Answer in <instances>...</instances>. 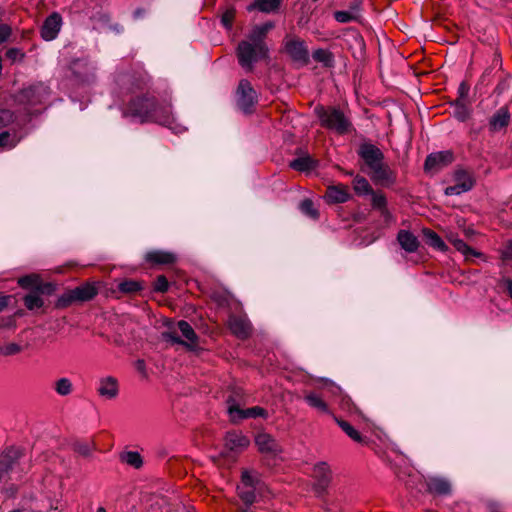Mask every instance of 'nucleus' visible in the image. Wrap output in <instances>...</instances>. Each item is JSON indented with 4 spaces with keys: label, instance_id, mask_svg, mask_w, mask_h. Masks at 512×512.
I'll return each mask as SVG.
<instances>
[{
    "label": "nucleus",
    "instance_id": "1",
    "mask_svg": "<svg viewBox=\"0 0 512 512\" xmlns=\"http://www.w3.org/2000/svg\"><path fill=\"white\" fill-rule=\"evenodd\" d=\"M273 27V22L257 25L250 31L248 40H243L238 44L237 56L239 64L243 68L251 71L255 62L267 57L268 48L264 39Z\"/></svg>",
    "mask_w": 512,
    "mask_h": 512
},
{
    "label": "nucleus",
    "instance_id": "2",
    "mask_svg": "<svg viewBox=\"0 0 512 512\" xmlns=\"http://www.w3.org/2000/svg\"><path fill=\"white\" fill-rule=\"evenodd\" d=\"M321 126L338 134H346L351 129V123L344 113L336 107L318 105L314 108Z\"/></svg>",
    "mask_w": 512,
    "mask_h": 512
},
{
    "label": "nucleus",
    "instance_id": "3",
    "mask_svg": "<svg viewBox=\"0 0 512 512\" xmlns=\"http://www.w3.org/2000/svg\"><path fill=\"white\" fill-rule=\"evenodd\" d=\"M163 338L172 343L181 344L189 348L197 345L198 336L192 326L184 320L177 322L176 327L164 332Z\"/></svg>",
    "mask_w": 512,
    "mask_h": 512
},
{
    "label": "nucleus",
    "instance_id": "4",
    "mask_svg": "<svg viewBox=\"0 0 512 512\" xmlns=\"http://www.w3.org/2000/svg\"><path fill=\"white\" fill-rule=\"evenodd\" d=\"M476 91L473 95L470 94V83L464 80L460 83L458 88V96L455 100L454 116L459 121L465 122L471 118L472 102L475 99Z\"/></svg>",
    "mask_w": 512,
    "mask_h": 512
},
{
    "label": "nucleus",
    "instance_id": "5",
    "mask_svg": "<svg viewBox=\"0 0 512 512\" xmlns=\"http://www.w3.org/2000/svg\"><path fill=\"white\" fill-rule=\"evenodd\" d=\"M98 289L93 283H84L74 289L68 290L58 299V306L67 307L74 302H86L93 299Z\"/></svg>",
    "mask_w": 512,
    "mask_h": 512
},
{
    "label": "nucleus",
    "instance_id": "6",
    "mask_svg": "<svg viewBox=\"0 0 512 512\" xmlns=\"http://www.w3.org/2000/svg\"><path fill=\"white\" fill-rule=\"evenodd\" d=\"M155 106V98L149 96H138L129 101L123 115L130 117L139 123H148L149 120H144L142 116L138 114L149 113L151 114L152 108Z\"/></svg>",
    "mask_w": 512,
    "mask_h": 512
},
{
    "label": "nucleus",
    "instance_id": "7",
    "mask_svg": "<svg viewBox=\"0 0 512 512\" xmlns=\"http://www.w3.org/2000/svg\"><path fill=\"white\" fill-rule=\"evenodd\" d=\"M236 103L241 111L250 113L257 103V93L251 83L246 80H240L236 90Z\"/></svg>",
    "mask_w": 512,
    "mask_h": 512
},
{
    "label": "nucleus",
    "instance_id": "8",
    "mask_svg": "<svg viewBox=\"0 0 512 512\" xmlns=\"http://www.w3.org/2000/svg\"><path fill=\"white\" fill-rule=\"evenodd\" d=\"M227 412L229 414V417L231 421L237 422L239 420L248 419V418H257L267 417V411L259 406H255L252 408L247 409H241L239 404L236 402V400L230 396L227 399Z\"/></svg>",
    "mask_w": 512,
    "mask_h": 512
},
{
    "label": "nucleus",
    "instance_id": "9",
    "mask_svg": "<svg viewBox=\"0 0 512 512\" xmlns=\"http://www.w3.org/2000/svg\"><path fill=\"white\" fill-rule=\"evenodd\" d=\"M139 115L142 116L144 120H149V122L158 123L168 127H171L174 122L171 105L169 103H159L156 99L155 106L152 108L151 114L145 112Z\"/></svg>",
    "mask_w": 512,
    "mask_h": 512
},
{
    "label": "nucleus",
    "instance_id": "10",
    "mask_svg": "<svg viewBox=\"0 0 512 512\" xmlns=\"http://www.w3.org/2000/svg\"><path fill=\"white\" fill-rule=\"evenodd\" d=\"M284 47L287 54L296 62L301 64H307L309 60V52L307 47L305 46L304 41L293 38L286 37L284 40Z\"/></svg>",
    "mask_w": 512,
    "mask_h": 512
},
{
    "label": "nucleus",
    "instance_id": "11",
    "mask_svg": "<svg viewBox=\"0 0 512 512\" xmlns=\"http://www.w3.org/2000/svg\"><path fill=\"white\" fill-rule=\"evenodd\" d=\"M426 487L427 491L434 496H449L453 491L451 480L445 476L440 475L427 477Z\"/></svg>",
    "mask_w": 512,
    "mask_h": 512
},
{
    "label": "nucleus",
    "instance_id": "12",
    "mask_svg": "<svg viewBox=\"0 0 512 512\" xmlns=\"http://www.w3.org/2000/svg\"><path fill=\"white\" fill-rule=\"evenodd\" d=\"M370 170V177L377 184L390 186L396 182V173L384 162L377 164Z\"/></svg>",
    "mask_w": 512,
    "mask_h": 512
},
{
    "label": "nucleus",
    "instance_id": "13",
    "mask_svg": "<svg viewBox=\"0 0 512 512\" xmlns=\"http://www.w3.org/2000/svg\"><path fill=\"white\" fill-rule=\"evenodd\" d=\"M120 386L117 378L104 376L98 380L97 393L106 400L116 399L119 395Z\"/></svg>",
    "mask_w": 512,
    "mask_h": 512
},
{
    "label": "nucleus",
    "instance_id": "14",
    "mask_svg": "<svg viewBox=\"0 0 512 512\" xmlns=\"http://www.w3.org/2000/svg\"><path fill=\"white\" fill-rule=\"evenodd\" d=\"M255 444L262 454L276 456L282 452L279 443L268 433H260L255 438Z\"/></svg>",
    "mask_w": 512,
    "mask_h": 512
},
{
    "label": "nucleus",
    "instance_id": "15",
    "mask_svg": "<svg viewBox=\"0 0 512 512\" xmlns=\"http://www.w3.org/2000/svg\"><path fill=\"white\" fill-rule=\"evenodd\" d=\"M62 17L59 13L54 12L44 21L41 28V36L46 41L54 40L61 29Z\"/></svg>",
    "mask_w": 512,
    "mask_h": 512
},
{
    "label": "nucleus",
    "instance_id": "16",
    "mask_svg": "<svg viewBox=\"0 0 512 512\" xmlns=\"http://www.w3.org/2000/svg\"><path fill=\"white\" fill-rule=\"evenodd\" d=\"M250 445L249 438L240 431H230L225 436V448L240 453Z\"/></svg>",
    "mask_w": 512,
    "mask_h": 512
},
{
    "label": "nucleus",
    "instance_id": "17",
    "mask_svg": "<svg viewBox=\"0 0 512 512\" xmlns=\"http://www.w3.org/2000/svg\"><path fill=\"white\" fill-rule=\"evenodd\" d=\"M452 161L453 154L450 151L431 153L425 160L424 169L425 171H436L450 164Z\"/></svg>",
    "mask_w": 512,
    "mask_h": 512
},
{
    "label": "nucleus",
    "instance_id": "18",
    "mask_svg": "<svg viewBox=\"0 0 512 512\" xmlns=\"http://www.w3.org/2000/svg\"><path fill=\"white\" fill-rule=\"evenodd\" d=\"M359 156L364 160L369 169L383 162L384 159L382 151L375 145L368 143L360 146Z\"/></svg>",
    "mask_w": 512,
    "mask_h": 512
},
{
    "label": "nucleus",
    "instance_id": "19",
    "mask_svg": "<svg viewBox=\"0 0 512 512\" xmlns=\"http://www.w3.org/2000/svg\"><path fill=\"white\" fill-rule=\"evenodd\" d=\"M313 477L316 479L317 493H323L331 480V470L325 462L317 463L313 468Z\"/></svg>",
    "mask_w": 512,
    "mask_h": 512
},
{
    "label": "nucleus",
    "instance_id": "20",
    "mask_svg": "<svg viewBox=\"0 0 512 512\" xmlns=\"http://www.w3.org/2000/svg\"><path fill=\"white\" fill-rule=\"evenodd\" d=\"M228 327L232 334L240 339L247 338L251 332V325L249 321L240 316H230L228 319Z\"/></svg>",
    "mask_w": 512,
    "mask_h": 512
},
{
    "label": "nucleus",
    "instance_id": "21",
    "mask_svg": "<svg viewBox=\"0 0 512 512\" xmlns=\"http://www.w3.org/2000/svg\"><path fill=\"white\" fill-rule=\"evenodd\" d=\"M397 241L407 253L416 252L420 244L418 238L408 230H400L397 234Z\"/></svg>",
    "mask_w": 512,
    "mask_h": 512
},
{
    "label": "nucleus",
    "instance_id": "22",
    "mask_svg": "<svg viewBox=\"0 0 512 512\" xmlns=\"http://www.w3.org/2000/svg\"><path fill=\"white\" fill-rule=\"evenodd\" d=\"M304 401L307 403L309 407L316 410L321 414H330L331 411L329 409L328 404L326 403L324 397L317 392H307L304 395Z\"/></svg>",
    "mask_w": 512,
    "mask_h": 512
},
{
    "label": "nucleus",
    "instance_id": "23",
    "mask_svg": "<svg viewBox=\"0 0 512 512\" xmlns=\"http://www.w3.org/2000/svg\"><path fill=\"white\" fill-rule=\"evenodd\" d=\"M336 423L339 425V427L345 432V434L351 438L354 442L362 444V445H368L369 444V438L362 435L358 430H356L349 422L342 420L336 416H333Z\"/></svg>",
    "mask_w": 512,
    "mask_h": 512
},
{
    "label": "nucleus",
    "instance_id": "24",
    "mask_svg": "<svg viewBox=\"0 0 512 512\" xmlns=\"http://www.w3.org/2000/svg\"><path fill=\"white\" fill-rule=\"evenodd\" d=\"M145 259L152 264H172L175 262L176 256L171 252L153 250L146 253Z\"/></svg>",
    "mask_w": 512,
    "mask_h": 512
},
{
    "label": "nucleus",
    "instance_id": "25",
    "mask_svg": "<svg viewBox=\"0 0 512 512\" xmlns=\"http://www.w3.org/2000/svg\"><path fill=\"white\" fill-rule=\"evenodd\" d=\"M325 197L330 203H344L349 199V193L345 186H330Z\"/></svg>",
    "mask_w": 512,
    "mask_h": 512
},
{
    "label": "nucleus",
    "instance_id": "26",
    "mask_svg": "<svg viewBox=\"0 0 512 512\" xmlns=\"http://www.w3.org/2000/svg\"><path fill=\"white\" fill-rule=\"evenodd\" d=\"M360 17V6L359 4L352 5L348 10L335 11L334 18L339 23H349L357 21Z\"/></svg>",
    "mask_w": 512,
    "mask_h": 512
},
{
    "label": "nucleus",
    "instance_id": "27",
    "mask_svg": "<svg viewBox=\"0 0 512 512\" xmlns=\"http://www.w3.org/2000/svg\"><path fill=\"white\" fill-rule=\"evenodd\" d=\"M17 457V451L13 450L0 456V480L13 470Z\"/></svg>",
    "mask_w": 512,
    "mask_h": 512
},
{
    "label": "nucleus",
    "instance_id": "28",
    "mask_svg": "<svg viewBox=\"0 0 512 512\" xmlns=\"http://www.w3.org/2000/svg\"><path fill=\"white\" fill-rule=\"evenodd\" d=\"M325 388L328 390L329 393L336 396L339 395V405L342 409L351 411L353 403L347 395H342L341 388L333 383H326Z\"/></svg>",
    "mask_w": 512,
    "mask_h": 512
},
{
    "label": "nucleus",
    "instance_id": "29",
    "mask_svg": "<svg viewBox=\"0 0 512 512\" xmlns=\"http://www.w3.org/2000/svg\"><path fill=\"white\" fill-rule=\"evenodd\" d=\"M280 9V2H252L247 6L249 12L259 11L262 13H277Z\"/></svg>",
    "mask_w": 512,
    "mask_h": 512
},
{
    "label": "nucleus",
    "instance_id": "30",
    "mask_svg": "<svg viewBox=\"0 0 512 512\" xmlns=\"http://www.w3.org/2000/svg\"><path fill=\"white\" fill-rule=\"evenodd\" d=\"M18 284L24 289H32V291L43 290L40 277L37 274L26 275L18 279Z\"/></svg>",
    "mask_w": 512,
    "mask_h": 512
},
{
    "label": "nucleus",
    "instance_id": "31",
    "mask_svg": "<svg viewBox=\"0 0 512 512\" xmlns=\"http://www.w3.org/2000/svg\"><path fill=\"white\" fill-rule=\"evenodd\" d=\"M120 461L135 468L139 469L143 465V459L139 452L137 451H125L122 452L119 456Z\"/></svg>",
    "mask_w": 512,
    "mask_h": 512
},
{
    "label": "nucleus",
    "instance_id": "32",
    "mask_svg": "<svg viewBox=\"0 0 512 512\" xmlns=\"http://www.w3.org/2000/svg\"><path fill=\"white\" fill-rule=\"evenodd\" d=\"M43 290L31 291L24 297V305L28 310L39 309L44 305V301L41 297Z\"/></svg>",
    "mask_w": 512,
    "mask_h": 512
},
{
    "label": "nucleus",
    "instance_id": "33",
    "mask_svg": "<svg viewBox=\"0 0 512 512\" xmlns=\"http://www.w3.org/2000/svg\"><path fill=\"white\" fill-rule=\"evenodd\" d=\"M144 289L142 281L127 279L118 284V290L124 294H135Z\"/></svg>",
    "mask_w": 512,
    "mask_h": 512
},
{
    "label": "nucleus",
    "instance_id": "34",
    "mask_svg": "<svg viewBox=\"0 0 512 512\" xmlns=\"http://www.w3.org/2000/svg\"><path fill=\"white\" fill-rule=\"evenodd\" d=\"M372 199L371 204L374 209H377L380 211L381 215L385 218H389L391 215L387 209V200L384 194L382 193H375L374 191L371 193Z\"/></svg>",
    "mask_w": 512,
    "mask_h": 512
},
{
    "label": "nucleus",
    "instance_id": "35",
    "mask_svg": "<svg viewBox=\"0 0 512 512\" xmlns=\"http://www.w3.org/2000/svg\"><path fill=\"white\" fill-rule=\"evenodd\" d=\"M423 235L425 237L426 243L429 246L436 248L440 251H445L447 249L446 244L444 243V241L440 238V236L436 232H434L430 229H424Z\"/></svg>",
    "mask_w": 512,
    "mask_h": 512
},
{
    "label": "nucleus",
    "instance_id": "36",
    "mask_svg": "<svg viewBox=\"0 0 512 512\" xmlns=\"http://www.w3.org/2000/svg\"><path fill=\"white\" fill-rule=\"evenodd\" d=\"M509 121V113L505 109H500L490 120V128L493 131H498L504 128Z\"/></svg>",
    "mask_w": 512,
    "mask_h": 512
},
{
    "label": "nucleus",
    "instance_id": "37",
    "mask_svg": "<svg viewBox=\"0 0 512 512\" xmlns=\"http://www.w3.org/2000/svg\"><path fill=\"white\" fill-rule=\"evenodd\" d=\"M453 181L458 185L463 184L467 186V191H469L474 185V181L472 179L471 174L467 170L463 169H459L454 172Z\"/></svg>",
    "mask_w": 512,
    "mask_h": 512
},
{
    "label": "nucleus",
    "instance_id": "38",
    "mask_svg": "<svg viewBox=\"0 0 512 512\" xmlns=\"http://www.w3.org/2000/svg\"><path fill=\"white\" fill-rule=\"evenodd\" d=\"M353 188L358 195H368L373 192L368 180L362 176L355 177Z\"/></svg>",
    "mask_w": 512,
    "mask_h": 512
},
{
    "label": "nucleus",
    "instance_id": "39",
    "mask_svg": "<svg viewBox=\"0 0 512 512\" xmlns=\"http://www.w3.org/2000/svg\"><path fill=\"white\" fill-rule=\"evenodd\" d=\"M55 391L60 396H67L73 391V384L67 377L59 378L55 382Z\"/></svg>",
    "mask_w": 512,
    "mask_h": 512
},
{
    "label": "nucleus",
    "instance_id": "40",
    "mask_svg": "<svg viewBox=\"0 0 512 512\" xmlns=\"http://www.w3.org/2000/svg\"><path fill=\"white\" fill-rule=\"evenodd\" d=\"M19 142L16 133L11 134L9 131L0 133V147L3 149H12Z\"/></svg>",
    "mask_w": 512,
    "mask_h": 512
},
{
    "label": "nucleus",
    "instance_id": "41",
    "mask_svg": "<svg viewBox=\"0 0 512 512\" xmlns=\"http://www.w3.org/2000/svg\"><path fill=\"white\" fill-rule=\"evenodd\" d=\"M314 161L310 157H299L291 161L290 167L297 171H309L314 167Z\"/></svg>",
    "mask_w": 512,
    "mask_h": 512
},
{
    "label": "nucleus",
    "instance_id": "42",
    "mask_svg": "<svg viewBox=\"0 0 512 512\" xmlns=\"http://www.w3.org/2000/svg\"><path fill=\"white\" fill-rule=\"evenodd\" d=\"M237 490L239 497L245 504L251 505L255 501V487H244L239 485Z\"/></svg>",
    "mask_w": 512,
    "mask_h": 512
},
{
    "label": "nucleus",
    "instance_id": "43",
    "mask_svg": "<svg viewBox=\"0 0 512 512\" xmlns=\"http://www.w3.org/2000/svg\"><path fill=\"white\" fill-rule=\"evenodd\" d=\"M299 209L301 210V212L303 214H305L306 216L316 220L319 218V212L318 210L314 207V203L312 200L310 199H304L300 205H299Z\"/></svg>",
    "mask_w": 512,
    "mask_h": 512
},
{
    "label": "nucleus",
    "instance_id": "44",
    "mask_svg": "<svg viewBox=\"0 0 512 512\" xmlns=\"http://www.w3.org/2000/svg\"><path fill=\"white\" fill-rule=\"evenodd\" d=\"M314 60L322 62L325 65H331L333 61L332 53L325 49H317L313 52Z\"/></svg>",
    "mask_w": 512,
    "mask_h": 512
},
{
    "label": "nucleus",
    "instance_id": "45",
    "mask_svg": "<svg viewBox=\"0 0 512 512\" xmlns=\"http://www.w3.org/2000/svg\"><path fill=\"white\" fill-rule=\"evenodd\" d=\"M22 351V347L17 343H8L0 347V355L2 356H12L20 353Z\"/></svg>",
    "mask_w": 512,
    "mask_h": 512
},
{
    "label": "nucleus",
    "instance_id": "46",
    "mask_svg": "<svg viewBox=\"0 0 512 512\" xmlns=\"http://www.w3.org/2000/svg\"><path fill=\"white\" fill-rule=\"evenodd\" d=\"M235 17V9L233 7L227 8L221 16V23L226 29H231Z\"/></svg>",
    "mask_w": 512,
    "mask_h": 512
},
{
    "label": "nucleus",
    "instance_id": "47",
    "mask_svg": "<svg viewBox=\"0 0 512 512\" xmlns=\"http://www.w3.org/2000/svg\"><path fill=\"white\" fill-rule=\"evenodd\" d=\"M467 192V186L465 185H458L454 183V185L448 186L445 188V195L447 196H454V195H460L462 193Z\"/></svg>",
    "mask_w": 512,
    "mask_h": 512
},
{
    "label": "nucleus",
    "instance_id": "48",
    "mask_svg": "<svg viewBox=\"0 0 512 512\" xmlns=\"http://www.w3.org/2000/svg\"><path fill=\"white\" fill-rule=\"evenodd\" d=\"M168 288L169 283L167 278L163 275L158 276L154 282V290L156 292L164 293L168 290Z\"/></svg>",
    "mask_w": 512,
    "mask_h": 512
},
{
    "label": "nucleus",
    "instance_id": "49",
    "mask_svg": "<svg viewBox=\"0 0 512 512\" xmlns=\"http://www.w3.org/2000/svg\"><path fill=\"white\" fill-rule=\"evenodd\" d=\"M255 478L248 472L243 471L242 472V478H241V486L244 487H255Z\"/></svg>",
    "mask_w": 512,
    "mask_h": 512
},
{
    "label": "nucleus",
    "instance_id": "50",
    "mask_svg": "<svg viewBox=\"0 0 512 512\" xmlns=\"http://www.w3.org/2000/svg\"><path fill=\"white\" fill-rule=\"evenodd\" d=\"M13 121V114L8 110L0 111V128L6 127Z\"/></svg>",
    "mask_w": 512,
    "mask_h": 512
},
{
    "label": "nucleus",
    "instance_id": "51",
    "mask_svg": "<svg viewBox=\"0 0 512 512\" xmlns=\"http://www.w3.org/2000/svg\"><path fill=\"white\" fill-rule=\"evenodd\" d=\"M11 34V29L8 25H0V44L5 42Z\"/></svg>",
    "mask_w": 512,
    "mask_h": 512
},
{
    "label": "nucleus",
    "instance_id": "52",
    "mask_svg": "<svg viewBox=\"0 0 512 512\" xmlns=\"http://www.w3.org/2000/svg\"><path fill=\"white\" fill-rule=\"evenodd\" d=\"M501 284L508 293V295L512 298V277H504L501 280Z\"/></svg>",
    "mask_w": 512,
    "mask_h": 512
},
{
    "label": "nucleus",
    "instance_id": "53",
    "mask_svg": "<svg viewBox=\"0 0 512 512\" xmlns=\"http://www.w3.org/2000/svg\"><path fill=\"white\" fill-rule=\"evenodd\" d=\"M76 451L83 456H89L92 450L88 444H79L76 446Z\"/></svg>",
    "mask_w": 512,
    "mask_h": 512
},
{
    "label": "nucleus",
    "instance_id": "54",
    "mask_svg": "<svg viewBox=\"0 0 512 512\" xmlns=\"http://www.w3.org/2000/svg\"><path fill=\"white\" fill-rule=\"evenodd\" d=\"M502 256L504 260H512V239L507 243Z\"/></svg>",
    "mask_w": 512,
    "mask_h": 512
},
{
    "label": "nucleus",
    "instance_id": "55",
    "mask_svg": "<svg viewBox=\"0 0 512 512\" xmlns=\"http://www.w3.org/2000/svg\"><path fill=\"white\" fill-rule=\"evenodd\" d=\"M11 296L0 294V312H2L9 304Z\"/></svg>",
    "mask_w": 512,
    "mask_h": 512
},
{
    "label": "nucleus",
    "instance_id": "56",
    "mask_svg": "<svg viewBox=\"0 0 512 512\" xmlns=\"http://www.w3.org/2000/svg\"><path fill=\"white\" fill-rule=\"evenodd\" d=\"M454 245L459 251H462L463 253H466L469 250V247L462 240H456Z\"/></svg>",
    "mask_w": 512,
    "mask_h": 512
},
{
    "label": "nucleus",
    "instance_id": "57",
    "mask_svg": "<svg viewBox=\"0 0 512 512\" xmlns=\"http://www.w3.org/2000/svg\"><path fill=\"white\" fill-rule=\"evenodd\" d=\"M488 507L490 509V512H503L501 506L497 503L490 502L488 503Z\"/></svg>",
    "mask_w": 512,
    "mask_h": 512
},
{
    "label": "nucleus",
    "instance_id": "58",
    "mask_svg": "<svg viewBox=\"0 0 512 512\" xmlns=\"http://www.w3.org/2000/svg\"><path fill=\"white\" fill-rule=\"evenodd\" d=\"M18 54H19V51L17 49H10L7 51V57L10 59H13V60L16 59Z\"/></svg>",
    "mask_w": 512,
    "mask_h": 512
},
{
    "label": "nucleus",
    "instance_id": "59",
    "mask_svg": "<svg viewBox=\"0 0 512 512\" xmlns=\"http://www.w3.org/2000/svg\"><path fill=\"white\" fill-rule=\"evenodd\" d=\"M392 450H393L394 452L400 453V451L398 450V448L396 447V445H393Z\"/></svg>",
    "mask_w": 512,
    "mask_h": 512
},
{
    "label": "nucleus",
    "instance_id": "60",
    "mask_svg": "<svg viewBox=\"0 0 512 512\" xmlns=\"http://www.w3.org/2000/svg\"><path fill=\"white\" fill-rule=\"evenodd\" d=\"M96 512H106V510L103 507H99Z\"/></svg>",
    "mask_w": 512,
    "mask_h": 512
},
{
    "label": "nucleus",
    "instance_id": "61",
    "mask_svg": "<svg viewBox=\"0 0 512 512\" xmlns=\"http://www.w3.org/2000/svg\"><path fill=\"white\" fill-rule=\"evenodd\" d=\"M140 12H141L140 10L135 11V13H134L135 17H139L140 16Z\"/></svg>",
    "mask_w": 512,
    "mask_h": 512
},
{
    "label": "nucleus",
    "instance_id": "62",
    "mask_svg": "<svg viewBox=\"0 0 512 512\" xmlns=\"http://www.w3.org/2000/svg\"><path fill=\"white\" fill-rule=\"evenodd\" d=\"M9 512H24L22 509H14V510H11Z\"/></svg>",
    "mask_w": 512,
    "mask_h": 512
},
{
    "label": "nucleus",
    "instance_id": "63",
    "mask_svg": "<svg viewBox=\"0 0 512 512\" xmlns=\"http://www.w3.org/2000/svg\"><path fill=\"white\" fill-rule=\"evenodd\" d=\"M91 70H92V72H91V74H90V77L93 79V78H94V73H93L94 68H93V67H91Z\"/></svg>",
    "mask_w": 512,
    "mask_h": 512
},
{
    "label": "nucleus",
    "instance_id": "64",
    "mask_svg": "<svg viewBox=\"0 0 512 512\" xmlns=\"http://www.w3.org/2000/svg\"><path fill=\"white\" fill-rule=\"evenodd\" d=\"M80 63H81L80 61H76V62L74 63V67H75L76 65L80 64Z\"/></svg>",
    "mask_w": 512,
    "mask_h": 512
}]
</instances>
